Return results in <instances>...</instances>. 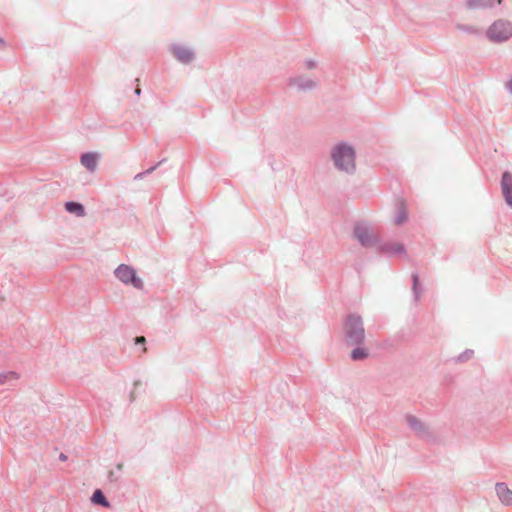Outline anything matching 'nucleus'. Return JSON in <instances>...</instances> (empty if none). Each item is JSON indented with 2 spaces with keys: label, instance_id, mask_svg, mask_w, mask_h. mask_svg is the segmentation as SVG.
Returning a JSON list of instances; mask_svg holds the SVG:
<instances>
[{
  "label": "nucleus",
  "instance_id": "cd10ccee",
  "mask_svg": "<svg viewBox=\"0 0 512 512\" xmlns=\"http://www.w3.org/2000/svg\"><path fill=\"white\" fill-rule=\"evenodd\" d=\"M135 94L139 96L141 94V89L140 88H136L135 89Z\"/></svg>",
  "mask_w": 512,
  "mask_h": 512
},
{
  "label": "nucleus",
  "instance_id": "c756f323",
  "mask_svg": "<svg viewBox=\"0 0 512 512\" xmlns=\"http://www.w3.org/2000/svg\"><path fill=\"white\" fill-rule=\"evenodd\" d=\"M2 44H3V41H2V39H0V46H1Z\"/></svg>",
  "mask_w": 512,
  "mask_h": 512
},
{
  "label": "nucleus",
  "instance_id": "f8f14e48",
  "mask_svg": "<svg viewBox=\"0 0 512 512\" xmlns=\"http://www.w3.org/2000/svg\"><path fill=\"white\" fill-rule=\"evenodd\" d=\"M378 248L382 253L387 254L389 256L406 254L404 245L398 242H388L384 244L379 243Z\"/></svg>",
  "mask_w": 512,
  "mask_h": 512
},
{
  "label": "nucleus",
  "instance_id": "4468645a",
  "mask_svg": "<svg viewBox=\"0 0 512 512\" xmlns=\"http://www.w3.org/2000/svg\"><path fill=\"white\" fill-rule=\"evenodd\" d=\"M19 379V374L15 371H5L0 373V386H12Z\"/></svg>",
  "mask_w": 512,
  "mask_h": 512
},
{
  "label": "nucleus",
  "instance_id": "7ed1b4c3",
  "mask_svg": "<svg viewBox=\"0 0 512 512\" xmlns=\"http://www.w3.org/2000/svg\"><path fill=\"white\" fill-rule=\"evenodd\" d=\"M487 38L494 43H503L512 37V22L504 19L494 21L486 31Z\"/></svg>",
  "mask_w": 512,
  "mask_h": 512
},
{
  "label": "nucleus",
  "instance_id": "5701e85b",
  "mask_svg": "<svg viewBox=\"0 0 512 512\" xmlns=\"http://www.w3.org/2000/svg\"><path fill=\"white\" fill-rule=\"evenodd\" d=\"M162 162H163V160H162V161H160L159 163H157L156 165H154V166L150 167L149 169H147V170L143 171V172L145 173V175H149V174H151L152 172H154V171L156 170V168H157V167H158Z\"/></svg>",
  "mask_w": 512,
  "mask_h": 512
},
{
  "label": "nucleus",
  "instance_id": "6e6552de",
  "mask_svg": "<svg viewBox=\"0 0 512 512\" xmlns=\"http://www.w3.org/2000/svg\"><path fill=\"white\" fill-rule=\"evenodd\" d=\"M171 49L174 57L182 64H189L195 59V53L191 47L173 44Z\"/></svg>",
  "mask_w": 512,
  "mask_h": 512
},
{
  "label": "nucleus",
  "instance_id": "39448f33",
  "mask_svg": "<svg viewBox=\"0 0 512 512\" xmlns=\"http://www.w3.org/2000/svg\"><path fill=\"white\" fill-rule=\"evenodd\" d=\"M114 276L124 285H132L138 290L144 287L143 280L137 276L136 270L127 264H120L114 270Z\"/></svg>",
  "mask_w": 512,
  "mask_h": 512
},
{
  "label": "nucleus",
  "instance_id": "20e7f679",
  "mask_svg": "<svg viewBox=\"0 0 512 512\" xmlns=\"http://www.w3.org/2000/svg\"><path fill=\"white\" fill-rule=\"evenodd\" d=\"M353 236L365 248L378 247L380 243L373 227L366 222H357L354 225Z\"/></svg>",
  "mask_w": 512,
  "mask_h": 512
},
{
  "label": "nucleus",
  "instance_id": "423d86ee",
  "mask_svg": "<svg viewBox=\"0 0 512 512\" xmlns=\"http://www.w3.org/2000/svg\"><path fill=\"white\" fill-rule=\"evenodd\" d=\"M406 423L409 429L419 438L430 440L432 438V434L430 431V427L425 422L421 421L417 417L413 415L406 416Z\"/></svg>",
  "mask_w": 512,
  "mask_h": 512
},
{
  "label": "nucleus",
  "instance_id": "a878e982",
  "mask_svg": "<svg viewBox=\"0 0 512 512\" xmlns=\"http://www.w3.org/2000/svg\"><path fill=\"white\" fill-rule=\"evenodd\" d=\"M59 459H60L61 461H66V460H67V456H66L65 454L61 453V454L59 455Z\"/></svg>",
  "mask_w": 512,
  "mask_h": 512
},
{
  "label": "nucleus",
  "instance_id": "f3484780",
  "mask_svg": "<svg viewBox=\"0 0 512 512\" xmlns=\"http://www.w3.org/2000/svg\"><path fill=\"white\" fill-rule=\"evenodd\" d=\"M91 502L93 504L101 505L106 508L110 507L109 501L106 499L103 492L99 489L93 493V495L91 497Z\"/></svg>",
  "mask_w": 512,
  "mask_h": 512
},
{
  "label": "nucleus",
  "instance_id": "aec40b11",
  "mask_svg": "<svg viewBox=\"0 0 512 512\" xmlns=\"http://www.w3.org/2000/svg\"><path fill=\"white\" fill-rule=\"evenodd\" d=\"M407 212L403 206H401L395 216L394 222L396 225H401L407 220Z\"/></svg>",
  "mask_w": 512,
  "mask_h": 512
},
{
  "label": "nucleus",
  "instance_id": "2eb2a0df",
  "mask_svg": "<svg viewBox=\"0 0 512 512\" xmlns=\"http://www.w3.org/2000/svg\"><path fill=\"white\" fill-rule=\"evenodd\" d=\"M65 209L67 212L71 214H75L78 217L85 216V208L82 204L74 201H69L65 203Z\"/></svg>",
  "mask_w": 512,
  "mask_h": 512
},
{
  "label": "nucleus",
  "instance_id": "dca6fc26",
  "mask_svg": "<svg viewBox=\"0 0 512 512\" xmlns=\"http://www.w3.org/2000/svg\"><path fill=\"white\" fill-rule=\"evenodd\" d=\"M356 347L351 351L350 357L353 361L364 360L368 357L369 353L362 345H355Z\"/></svg>",
  "mask_w": 512,
  "mask_h": 512
},
{
  "label": "nucleus",
  "instance_id": "412c9836",
  "mask_svg": "<svg viewBox=\"0 0 512 512\" xmlns=\"http://www.w3.org/2000/svg\"><path fill=\"white\" fill-rule=\"evenodd\" d=\"M472 354H473L472 350H466L465 352H463L462 354L459 355L458 360L466 361L472 356Z\"/></svg>",
  "mask_w": 512,
  "mask_h": 512
},
{
  "label": "nucleus",
  "instance_id": "ddd939ff",
  "mask_svg": "<svg viewBox=\"0 0 512 512\" xmlns=\"http://www.w3.org/2000/svg\"><path fill=\"white\" fill-rule=\"evenodd\" d=\"M99 155L95 152H86L81 155V164L89 171L94 172L97 169Z\"/></svg>",
  "mask_w": 512,
  "mask_h": 512
},
{
  "label": "nucleus",
  "instance_id": "4be33fe9",
  "mask_svg": "<svg viewBox=\"0 0 512 512\" xmlns=\"http://www.w3.org/2000/svg\"><path fill=\"white\" fill-rule=\"evenodd\" d=\"M304 66H305L306 69H314L316 67V63L312 59H307L304 62Z\"/></svg>",
  "mask_w": 512,
  "mask_h": 512
},
{
  "label": "nucleus",
  "instance_id": "393cba45",
  "mask_svg": "<svg viewBox=\"0 0 512 512\" xmlns=\"http://www.w3.org/2000/svg\"><path fill=\"white\" fill-rule=\"evenodd\" d=\"M145 176H146V175H145V173H144V172H140V173H138V174H136V175L134 176V180H141V179H143Z\"/></svg>",
  "mask_w": 512,
  "mask_h": 512
},
{
  "label": "nucleus",
  "instance_id": "0eeeda50",
  "mask_svg": "<svg viewBox=\"0 0 512 512\" xmlns=\"http://www.w3.org/2000/svg\"><path fill=\"white\" fill-rule=\"evenodd\" d=\"M318 85V80L311 77L299 75L289 79V86L298 91L306 92L315 89Z\"/></svg>",
  "mask_w": 512,
  "mask_h": 512
},
{
  "label": "nucleus",
  "instance_id": "1a4fd4ad",
  "mask_svg": "<svg viewBox=\"0 0 512 512\" xmlns=\"http://www.w3.org/2000/svg\"><path fill=\"white\" fill-rule=\"evenodd\" d=\"M503 0H466L465 7L468 10H488L502 5Z\"/></svg>",
  "mask_w": 512,
  "mask_h": 512
},
{
  "label": "nucleus",
  "instance_id": "f03ea898",
  "mask_svg": "<svg viewBox=\"0 0 512 512\" xmlns=\"http://www.w3.org/2000/svg\"><path fill=\"white\" fill-rule=\"evenodd\" d=\"M344 333L348 344L363 345L366 335L362 317L355 313L349 314L345 321Z\"/></svg>",
  "mask_w": 512,
  "mask_h": 512
},
{
  "label": "nucleus",
  "instance_id": "9d476101",
  "mask_svg": "<svg viewBox=\"0 0 512 512\" xmlns=\"http://www.w3.org/2000/svg\"><path fill=\"white\" fill-rule=\"evenodd\" d=\"M501 191L506 204L512 208V173L509 171L502 174Z\"/></svg>",
  "mask_w": 512,
  "mask_h": 512
},
{
  "label": "nucleus",
  "instance_id": "a211bd4d",
  "mask_svg": "<svg viewBox=\"0 0 512 512\" xmlns=\"http://www.w3.org/2000/svg\"><path fill=\"white\" fill-rule=\"evenodd\" d=\"M456 29L458 31H462V32H465V33H469V34H474V35H480L481 34V30L475 26H472V25H466V24H457L456 25Z\"/></svg>",
  "mask_w": 512,
  "mask_h": 512
},
{
  "label": "nucleus",
  "instance_id": "c85d7f7f",
  "mask_svg": "<svg viewBox=\"0 0 512 512\" xmlns=\"http://www.w3.org/2000/svg\"><path fill=\"white\" fill-rule=\"evenodd\" d=\"M138 385H140V381H135L134 386L137 387Z\"/></svg>",
  "mask_w": 512,
  "mask_h": 512
},
{
  "label": "nucleus",
  "instance_id": "f257e3e1",
  "mask_svg": "<svg viewBox=\"0 0 512 512\" xmlns=\"http://www.w3.org/2000/svg\"><path fill=\"white\" fill-rule=\"evenodd\" d=\"M330 157L335 169L341 173L352 175L356 171V151L347 142H339L332 146Z\"/></svg>",
  "mask_w": 512,
  "mask_h": 512
},
{
  "label": "nucleus",
  "instance_id": "6ab92c4d",
  "mask_svg": "<svg viewBox=\"0 0 512 512\" xmlns=\"http://www.w3.org/2000/svg\"><path fill=\"white\" fill-rule=\"evenodd\" d=\"M412 282H413L412 291H413L414 299L417 301L421 294V287H420V283H419L418 274L414 273L412 275Z\"/></svg>",
  "mask_w": 512,
  "mask_h": 512
},
{
  "label": "nucleus",
  "instance_id": "b1692460",
  "mask_svg": "<svg viewBox=\"0 0 512 512\" xmlns=\"http://www.w3.org/2000/svg\"><path fill=\"white\" fill-rule=\"evenodd\" d=\"M505 87L509 91V93L512 94V78L508 82H506Z\"/></svg>",
  "mask_w": 512,
  "mask_h": 512
},
{
  "label": "nucleus",
  "instance_id": "bb28decb",
  "mask_svg": "<svg viewBox=\"0 0 512 512\" xmlns=\"http://www.w3.org/2000/svg\"><path fill=\"white\" fill-rule=\"evenodd\" d=\"M136 342H137V343H144V342H145V338H144V337H138V338L136 339Z\"/></svg>",
  "mask_w": 512,
  "mask_h": 512
},
{
  "label": "nucleus",
  "instance_id": "9b49d317",
  "mask_svg": "<svg viewBox=\"0 0 512 512\" xmlns=\"http://www.w3.org/2000/svg\"><path fill=\"white\" fill-rule=\"evenodd\" d=\"M495 492L499 501L504 506H512V490L504 482H497L495 484Z\"/></svg>",
  "mask_w": 512,
  "mask_h": 512
}]
</instances>
